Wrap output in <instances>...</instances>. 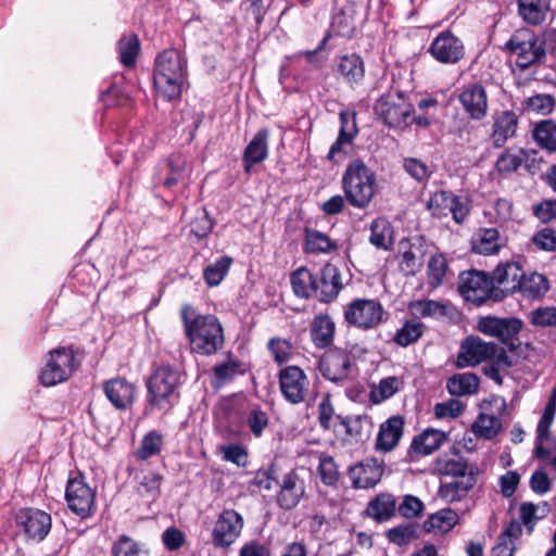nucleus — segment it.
Masks as SVG:
<instances>
[{
    "instance_id": "nucleus-60",
    "label": "nucleus",
    "mask_w": 556,
    "mask_h": 556,
    "mask_svg": "<svg viewBox=\"0 0 556 556\" xmlns=\"http://www.w3.org/2000/svg\"><path fill=\"white\" fill-rule=\"evenodd\" d=\"M403 167L405 172L418 182H427L432 174L429 166L415 157L404 160Z\"/></svg>"
},
{
    "instance_id": "nucleus-2",
    "label": "nucleus",
    "mask_w": 556,
    "mask_h": 556,
    "mask_svg": "<svg viewBox=\"0 0 556 556\" xmlns=\"http://www.w3.org/2000/svg\"><path fill=\"white\" fill-rule=\"evenodd\" d=\"M187 79V61L176 49L161 52L154 63L153 80L156 92L166 101L180 98Z\"/></svg>"
},
{
    "instance_id": "nucleus-41",
    "label": "nucleus",
    "mask_w": 556,
    "mask_h": 556,
    "mask_svg": "<svg viewBox=\"0 0 556 556\" xmlns=\"http://www.w3.org/2000/svg\"><path fill=\"white\" fill-rule=\"evenodd\" d=\"M316 274H312L306 267H301L291 275L292 289L299 298L316 295Z\"/></svg>"
},
{
    "instance_id": "nucleus-42",
    "label": "nucleus",
    "mask_w": 556,
    "mask_h": 556,
    "mask_svg": "<svg viewBox=\"0 0 556 556\" xmlns=\"http://www.w3.org/2000/svg\"><path fill=\"white\" fill-rule=\"evenodd\" d=\"M304 232V250L306 253H331L338 249L337 242L321 231L306 227Z\"/></svg>"
},
{
    "instance_id": "nucleus-16",
    "label": "nucleus",
    "mask_w": 556,
    "mask_h": 556,
    "mask_svg": "<svg viewBox=\"0 0 556 556\" xmlns=\"http://www.w3.org/2000/svg\"><path fill=\"white\" fill-rule=\"evenodd\" d=\"M351 355L342 349H330L319 361V370L324 378L332 382H341L349 378Z\"/></svg>"
},
{
    "instance_id": "nucleus-1",
    "label": "nucleus",
    "mask_w": 556,
    "mask_h": 556,
    "mask_svg": "<svg viewBox=\"0 0 556 556\" xmlns=\"http://www.w3.org/2000/svg\"><path fill=\"white\" fill-rule=\"evenodd\" d=\"M180 316L185 334L193 353L215 354L224 344L223 327L216 316L197 314L190 305H182Z\"/></svg>"
},
{
    "instance_id": "nucleus-9",
    "label": "nucleus",
    "mask_w": 556,
    "mask_h": 556,
    "mask_svg": "<svg viewBox=\"0 0 556 556\" xmlns=\"http://www.w3.org/2000/svg\"><path fill=\"white\" fill-rule=\"evenodd\" d=\"M383 316L381 303L368 299H356L344 311L346 323L364 330L379 326L383 321Z\"/></svg>"
},
{
    "instance_id": "nucleus-13",
    "label": "nucleus",
    "mask_w": 556,
    "mask_h": 556,
    "mask_svg": "<svg viewBox=\"0 0 556 556\" xmlns=\"http://www.w3.org/2000/svg\"><path fill=\"white\" fill-rule=\"evenodd\" d=\"M309 381L305 372L298 366H287L279 372V387L283 397L291 404L305 401Z\"/></svg>"
},
{
    "instance_id": "nucleus-62",
    "label": "nucleus",
    "mask_w": 556,
    "mask_h": 556,
    "mask_svg": "<svg viewBox=\"0 0 556 556\" xmlns=\"http://www.w3.org/2000/svg\"><path fill=\"white\" fill-rule=\"evenodd\" d=\"M399 514L407 519L419 516L424 509V503L414 495H405L397 506Z\"/></svg>"
},
{
    "instance_id": "nucleus-31",
    "label": "nucleus",
    "mask_w": 556,
    "mask_h": 556,
    "mask_svg": "<svg viewBox=\"0 0 556 556\" xmlns=\"http://www.w3.org/2000/svg\"><path fill=\"white\" fill-rule=\"evenodd\" d=\"M551 11V0H517L519 17L528 25L543 24Z\"/></svg>"
},
{
    "instance_id": "nucleus-6",
    "label": "nucleus",
    "mask_w": 556,
    "mask_h": 556,
    "mask_svg": "<svg viewBox=\"0 0 556 556\" xmlns=\"http://www.w3.org/2000/svg\"><path fill=\"white\" fill-rule=\"evenodd\" d=\"M375 113L389 128H404L409 125L414 105L402 91L387 92L375 103Z\"/></svg>"
},
{
    "instance_id": "nucleus-48",
    "label": "nucleus",
    "mask_w": 556,
    "mask_h": 556,
    "mask_svg": "<svg viewBox=\"0 0 556 556\" xmlns=\"http://www.w3.org/2000/svg\"><path fill=\"white\" fill-rule=\"evenodd\" d=\"M386 536L390 543L406 546L419 538L418 526L414 522L402 523L389 529Z\"/></svg>"
},
{
    "instance_id": "nucleus-34",
    "label": "nucleus",
    "mask_w": 556,
    "mask_h": 556,
    "mask_svg": "<svg viewBox=\"0 0 556 556\" xmlns=\"http://www.w3.org/2000/svg\"><path fill=\"white\" fill-rule=\"evenodd\" d=\"M479 377L473 372L455 374L447 379L446 389L453 396H466L477 393Z\"/></svg>"
},
{
    "instance_id": "nucleus-11",
    "label": "nucleus",
    "mask_w": 556,
    "mask_h": 556,
    "mask_svg": "<svg viewBox=\"0 0 556 556\" xmlns=\"http://www.w3.org/2000/svg\"><path fill=\"white\" fill-rule=\"evenodd\" d=\"M521 328L522 321L516 317L500 318L485 316L478 321V330L480 332L497 338L513 351L516 349L515 341Z\"/></svg>"
},
{
    "instance_id": "nucleus-28",
    "label": "nucleus",
    "mask_w": 556,
    "mask_h": 556,
    "mask_svg": "<svg viewBox=\"0 0 556 556\" xmlns=\"http://www.w3.org/2000/svg\"><path fill=\"white\" fill-rule=\"evenodd\" d=\"M445 440L446 433L444 431L428 428L413 439L408 450V455L410 457L414 455H430L439 450Z\"/></svg>"
},
{
    "instance_id": "nucleus-17",
    "label": "nucleus",
    "mask_w": 556,
    "mask_h": 556,
    "mask_svg": "<svg viewBox=\"0 0 556 556\" xmlns=\"http://www.w3.org/2000/svg\"><path fill=\"white\" fill-rule=\"evenodd\" d=\"M65 498L68 508L79 517L86 518L91 514L94 492L81 478L68 480Z\"/></svg>"
},
{
    "instance_id": "nucleus-23",
    "label": "nucleus",
    "mask_w": 556,
    "mask_h": 556,
    "mask_svg": "<svg viewBox=\"0 0 556 556\" xmlns=\"http://www.w3.org/2000/svg\"><path fill=\"white\" fill-rule=\"evenodd\" d=\"M339 117L341 123L339 136L330 147L327 155V159L331 162H336L337 156L340 154L343 156L348 155L349 148L352 146V142L358 132L354 113L342 111L339 114Z\"/></svg>"
},
{
    "instance_id": "nucleus-52",
    "label": "nucleus",
    "mask_w": 556,
    "mask_h": 556,
    "mask_svg": "<svg viewBox=\"0 0 556 556\" xmlns=\"http://www.w3.org/2000/svg\"><path fill=\"white\" fill-rule=\"evenodd\" d=\"M424 265V252L420 247H409L402 253L400 269L405 276H415Z\"/></svg>"
},
{
    "instance_id": "nucleus-61",
    "label": "nucleus",
    "mask_w": 556,
    "mask_h": 556,
    "mask_svg": "<svg viewBox=\"0 0 556 556\" xmlns=\"http://www.w3.org/2000/svg\"><path fill=\"white\" fill-rule=\"evenodd\" d=\"M318 473L320 480L326 485H333L337 483L339 473L337 465L332 457L321 456L318 465Z\"/></svg>"
},
{
    "instance_id": "nucleus-56",
    "label": "nucleus",
    "mask_w": 556,
    "mask_h": 556,
    "mask_svg": "<svg viewBox=\"0 0 556 556\" xmlns=\"http://www.w3.org/2000/svg\"><path fill=\"white\" fill-rule=\"evenodd\" d=\"M424 324L416 320L406 321L401 329L396 331L394 341L401 346H407L416 342L424 332Z\"/></svg>"
},
{
    "instance_id": "nucleus-19",
    "label": "nucleus",
    "mask_w": 556,
    "mask_h": 556,
    "mask_svg": "<svg viewBox=\"0 0 556 556\" xmlns=\"http://www.w3.org/2000/svg\"><path fill=\"white\" fill-rule=\"evenodd\" d=\"M16 522L29 539L38 542L48 535L52 525L49 514L33 508L20 510L16 516Z\"/></svg>"
},
{
    "instance_id": "nucleus-8",
    "label": "nucleus",
    "mask_w": 556,
    "mask_h": 556,
    "mask_svg": "<svg viewBox=\"0 0 556 556\" xmlns=\"http://www.w3.org/2000/svg\"><path fill=\"white\" fill-rule=\"evenodd\" d=\"M74 352L71 348L61 346L50 351L39 374V381L45 387H53L66 381L76 370Z\"/></svg>"
},
{
    "instance_id": "nucleus-55",
    "label": "nucleus",
    "mask_w": 556,
    "mask_h": 556,
    "mask_svg": "<svg viewBox=\"0 0 556 556\" xmlns=\"http://www.w3.org/2000/svg\"><path fill=\"white\" fill-rule=\"evenodd\" d=\"M401 387V381L395 376H390L380 380L378 387L371 390L370 400L378 404L393 396Z\"/></svg>"
},
{
    "instance_id": "nucleus-43",
    "label": "nucleus",
    "mask_w": 556,
    "mask_h": 556,
    "mask_svg": "<svg viewBox=\"0 0 556 556\" xmlns=\"http://www.w3.org/2000/svg\"><path fill=\"white\" fill-rule=\"evenodd\" d=\"M338 71L348 84H358L365 74L364 62L357 54L343 55L338 64Z\"/></svg>"
},
{
    "instance_id": "nucleus-15",
    "label": "nucleus",
    "mask_w": 556,
    "mask_h": 556,
    "mask_svg": "<svg viewBox=\"0 0 556 556\" xmlns=\"http://www.w3.org/2000/svg\"><path fill=\"white\" fill-rule=\"evenodd\" d=\"M428 52L442 64H456L464 58L465 47L452 31L444 30L433 39Z\"/></svg>"
},
{
    "instance_id": "nucleus-22",
    "label": "nucleus",
    "mask_w": 556,
    "mask_h": 556,
    "mask_svg": "<svg viewBox=\"0 0 556 556\" xmlns=\"http://www.w3.org/2000/svg\"><path fill=\"white\" fill-rule=\"evenodd\" d=\"M383 473V462L377 458H366L351 467L349 477L353 485L358 489L375 486Z\"/></svg>"
},
{
    "instance_id": "nucleus-5",
    "label": "nucleus",
    "mask_w": 556,
    "mask_h": 556,
    "mask_svg": "<svg viewBox=\"0 0 556 556\" xmlns=\"http://www.w3.org/2000/svg\"><path fill=\"white\" fill-rule=\"evenodd\" d=\"M505 49L516 55V63L522 70L545 58V41L528 28L517 29L506 41Z\"/></svg>"
},
{
    "instance_id": "nucleus-24",
    "label": "nucleus",
    "mask_w": 556,
    "mask_h": 556,
    "mask_svg": "<svg viewBox=\"0 0 556 556\" xmlns=\"http://www.w3.org/2000/svg\"><path fill=\"white\" fill-rule=\"evenodd\" d=\"M523 275L525 270L518 262H506L497 265L491 278L493 285L498 286L500 294H504L505 298L517 291Z\"/></svg>"
},
{
    "instance_id": "nucleus-27",
    "label": "nucleus",
    "mask_w": 556,
    "mask_h": 556,
    "mask_svg": "<svg viewBox=\"0 0 556 556\" xmlns=\"http://www.w3.org/2000/svg\"><path fill=\"white\" fill-rule=\"evenodd\" d=\"M268 138L269 130L267 128L260 129L243 152V167L247 173L258 163L265 161L268 156Z\"/></svg>"
},
{
    "instance_id": "nucleus-57",
    "label": "nucleus",
    "mask_w": 556,
    "mask_h": 556,
    "mask_svg": "<svg viewBox=\"0 0 556 556\" xmlns=\"http://www.w3.org/2000/svg\"><path fill=\"white\" fill-rule=\"evenodd\" d=\"M113 556H149L148 551L141 547L128 535H121L112 546Z\"/></svg>"
},
{
    "instance_id": "nucleus-25",
    "label": "nucleus",
    "mask_w": 556,
    "mask_h": 556,
    "mask_svg": "<svg viewBox=\"0 0 556 556\" xmlns=\"http://www.w3.org/2000/svg\"><path fill=\"white\" fill-rule=\"evenodd\" d=\"M435 470L442 476L465 477L470 469H478L476 465H469L460 452L453 447L439 456L434 462Z\"/></svg>"
},
{
    "instance_id": "nucleus-54",
    "label": "nucleus",
    "mask_w": 556,
    "mask_h": 556,
    "mask_svg": "<svg viewBox=\"0 0 556 556\" xmlns=\"http://www.w3.org/2000/svg\"><path fill=\"white\" fill-rule=\"evenodd\" d=\"M428 282L431 287L437 288L444 281L447 261L442 253L433 254L428 262Z\"/></svg>"
},
{
    "instance_id": "nucleus-53",
    "label": "nucleus",
    "mask_w": 556,
    "mask_h": 556,
    "mask_svg": "<svg viewBox=\"0 0 556 556\" xmlns=\"http://www.w3.org/2000/svg\"><path fill=\"white\" fill-rule=\"evenodd\" d=\"M118 51L121 62L125 66H134L140 51V43L137 35L122 37L118 41Z\"/></svg>"
},
{
    "instance_id": "nucleus-45",
    "label": "nucleus",
    "mask_w": 556,
    "mask_h": 556,
    "mask_svg": "<svg viewBox=\"0 0 556 556\" xmlns=\"http://www.w3.org/2000/svg\"><path fill=\"white\" fill-rule=\"evenodd\" d=\"M548 289L547 278L541 274L532 273L529 276L523 275L517 291L521 292L525 298L540 299L546 294Z\"/></svg>"
},
{
    "instance_id": "nucleus-10",
    "label": "nucleus",
    "mask_w": 556,
    "mask_h": 556,
    "mask_svg": "<svg viewBox=\"0 0 556 556\" xmlns=\"http://www.w3.org/2000/svg\"><path fill=\"white\" fill-rule=\"evenodd\" d=\"M427 208L437 218L446 217L451 214L456 224H462L469 214L467 199L448 190L434 192L427 202Z\"/></svg>"
},
{
    "instance_id": "nucleus-63",
    "label": "nucleus",
    "mask_w": 556,
    "mask_h": 556,
    "mask_svg": "<svg viewBox=\"0 0 556 556\" xmlns=\"http://www.w3.org/2000/svg\"><path fill=\"white\" fill-rule=\"evenodd\" d=\"M213 229V222L207 215L206 211H201L198 215L190 222V233L194 235L197 238L206 237Z\"/></svg>"
},
{
    "instance_id": "nucleus-39",
    "label": "nucleus",
    "mask_w": 556,
    "mask_h": 556,
    "mask_svg": "<svg viewBox=\"0 0 556 556\" xmlns=\"http://www.w3.org/2000/svg\"><path fill=\"white\" fill-rule=\"evenodd\" d=\"M394 230L386 218H377L370 225L369 242L377 249L388 251L393 245Z\"/></svg>"
},
{
    "instance_id": "nucleus-7",
    "label": "nucleus",
    "mask_w": 556,
    "mask_h": 556,
    "mask_svg": "<svg viewBox=\"0 0 556 556\" xmlns=\"http://www.w3.org/2000/svg\"><path fill=\"white\" fill-rule=\"evenodd\" d=\"M458 291L466 301L477 305H482L488 300L497 302L504 299V294H500L498 288L493 285L492 278L479 270L462 273Z\"/></svg>"
},
{
    "instance_id": "nucleus-33",
    "label": "nucleus",
    "mask_w": 556,
    "mask_h": 556,
    "mask_svg": "<svg viewBox=\"0 0 556 556\" xmlns=\"http://www.w3.org/2000/svg\"><path fill=\"white\" fill-rule=\"evenodd\" d=\"M518 127V116L513 111H503L495 117L491 139L496 148L515 137Z\"/></svg>"
},
{
    "instance_id": "nucleus-35",
    "label": "nucleus",
    "mask_w": 556,
    "mask_h": 556,
    "mask_svg": "<svg viewBox=\"0 0 556 556\" xmlns=\"http://www.w3.org/2000/svg\"><path fill=\"white\" fill-rule=\"evenodd\" d=\"M396 510V502L391 494H379L372 498L366 508L368 517L378 522H383L392 518Z\"/></svg>"
},
{
    "instance_id": "nucleus-3",
    "label": "nucleus",
    "mask_w": 556,
    "mask_h": 556,
    "mask_svg": "<svg viewBox=\"0 0 556 556\" xmlns=\"http://www.w3.org/2000/svg\"><path fill=\"white\" fill-rule=\"evenodd\" d=\"M147 403L152 409L169 412L179 401L182 384L181 372L170 366L156 367L147 380Z\"/></svg>"
},
{
    "instance_id": "nucleus-21",
    "label": "nucleus",
    "mask_w": 556,
    "mask_h": 556,
    "mask_svg": "<svg viewBox=\"0 0 556 556\" xmlns=\"http://www.w3.org/2000/svg\"><path fill=\"white\" fill-rule=\"evenodd\" d=\"M316 296L320 302L329 303L337 299L343 288L339 268L327 263L316 274Z\"/></svg>"
},
{
    "instance_id": "nucleus-59",
    "label": "nucleus",
    "mask_w": 556,
    "mask_h": 556,
    "mask_svg": "<svg viewBox=\"0 0 556 556\" xmlns=\"http://www.w3.org/2000/svg\"><path fill=\"white\" fill-rule=\"evenodd\" d=\"M526 152L520 150L518 153H513L509 150L501 154L496 161V169L501 174H509L516 172L525 160Z\"/></svg>"
},
{
    "instance_id": "nucleus-4",
    "label": "nucleus",
    "mask_w": 556,
    "mask_h": 556,
    "mask_svg": "<svg viewBox=\"0 0 556 556\" xmlns=\"http://www.w3.org/2000/svg\"><path fill=\"white\" fill-rule=\"evenodd\" d=\"M375 173L361 160L346 167L342 185L348 202L356 208H366L375 195Z\"/></svg>"
},
{
    "instance_id": "nucleus-50",
    "label": "nucleus",
    "mask_w": 556,
    "mask_h": 556,
    "mask_svg": "<svg viewBox=\"0 0 556 556\" xmlns=\"http://www.w3.org/2000/svg\"><path fill=\"white\" fill-rule=\"evenodd\" d=\"M162 446V434L156 431H150L142 438L139 448L135 452V456L139 460H147L159 455Z\"/></svg>"
},
{
    "instance_id": "nucleus-46",
    "label": "nucleus",
    "mask_w": 556,
    "mask_h": 556,
    "mask_svg": "<svg viewBox=\"0 0 556 556\" xmlns=\"http://www.w3.org/2000/svg\"><path fill=\"white\" fill-rule=\"evenodd\" d=\"M502 424L494 414L480 413L477 420L472 424V432L482 439L491 440L501 431Z\"/></svg>"
},
{
    "instance_id": "nucleus-12",
    "label": "nucleus",
    "mask_w": 556,
    "mask_h": 556,
    "mask_svg": "<svg viewBox=\"0 0 556 556\" xmlns=\"http://www.w3.org/2000/svg\"><path fill=\"white\" fill-rule=\"evenodd\" d=\"M276 483L278 485L276 504L286 511L294 509L305 496V481L295 470L283 473Z\"/></svg>"
},
{
    "instance_id": "nucleus-29",
    "label": "nucleus",
    "mask_w": 556,
    "mask_h": 556,
    "mask_svg": "<svg viewBox=\"0 0 556 556\" xmlns=\"http://www.w3.org/2000/svg\"><path fill=\"white\" fill-rule=\"evenodd\" d=\"M404 419L392 416L380 425L376 440V448L381 452H391L403 435Z\"/></svg>"
},
{
    "instance_id": "nucleus-40",
    "label": "nucleus",
    "mask_w": 556,
    "mask_h": 556,
    "mask_svg": "<svg viewBox=\"0 0 556 556\" xmlns=\"http://www.w3.org/2000/svg\"><path fill=\"white\" fill-rule=\"evenodd\" d=\"M532 138L536 144L548 152L556 151V122L544 119L534 124Z\"/></svg>"
},
{
    "instance_id": "nucleus-14",
    "label": "nucleus",
    "mask_w": 556,
    "mask_h": 556,
    "mask_svg": "<svg viewBox=\"0 0 556 556\" xmlns=\"http://www.w3.org/2000/svg\"><path fill=\"white\" fill-rule=\"evenodd\" d=\"M243 518L235 509H225L218 516L212 532V542L216 547L230 546L241 534Z\"/></svg>"
},
{
    "instance_id": "nucleus-47",
    "label": "nucleus",
    "mask_w": 556,
    "mask_h": 556,
    "mask_svg": "<svg viewBox=\"0 0 556 556\" xmlns=\"http://www.w3.org/2000/svg\"><path fill=\"white\" fill-rule=\"evenodd\" d=\"M162 482L163 476L161 473L150 471L139 479L136 492L140 497L153 502L161 495Z\"/></svg>"
},
{
    "instance_id": "nucleus-36",
    "label": "nucleus",
    "mask_w": 556,
    "mask_h": 556,
    "mask_svg": "<svg viewBox=\"0 0 556 556\" xmlns=\"http://www.w3.org/2000/svg\"><path fill=\"white\" fill-rule=\"evenodd\" d=\"M334 329V323L329 316L315 317L311 325V337L314 344L319 349L329 346L333 341Z\"/></svg>"
},
{
    "instance_id": "nucleus-64",
    "label": "nucleus",
    "mask_w": 556,
    "mask_h": 556,
    "mask_svg": "<svg viewBox=\"0 0 556 556\" xmlns=\"http://www.w3.org/2000/svg\"><path fill=\"white\" fill-rule=\"evenodd\" d=\"M531 323L539 327L556 326V307H539L534 309Z\"/></svg>"
},
{
    "instance_id": "nucleus-32",
    "label": "nucleus",
    "mask_w": 556,
    "mask_h": 556,
    "mask_svg": "<svg viewBox=\"0 0 556 556\" xmlns=\"http://www.w3.org/2000/svg\"><path fill=\"white\" fill-rule=\"evenodd\" d=\"M478 469H470L469 475L460 479L442 483L439 488L441 498L453 503L464 498L477 482Z\"/></svg>"
},
{
    "instance_id": "nucleus-26",
    "label": "nucleus",
    "mask_w": 556,
    "mask_h": 556,
    "mask_svg": "<svg viewBox=\"0 0 556 556\" xmlns=\"http://www.w3.org/2000/svg\"><path fill=\"white\" fill-rule=\"evenodd\" d=\"M105 396L117 409H126L135 399V384L124 378H114L104 383Z\"/></svg>"
},
{
    "instance_id": "nucleus-49",
    "label": "nucleus",
    "mask_w": 556,
    "mask_h": 556,
    "mask_svg": "<svg viewBox=\"0 0 556 556\" xmlns=\"http://www.w3.org/2000/svg\"><path fill=\"white\" fill-rule=\"evenodd\" d=\"M232 258L230 256H222L214 263L207 265L203 271V278L208 287L218 286L226 277Z\"/></svg>"
},
{
    "instance_id": "nucleus-30",
    "label": "nucleus",
    "mask_w": 556,
    "mask_h": 556,
    "mask_svg": "<svg viewBox=\"0 0 556 556\" xmlns=\"http://www.w3.org/2000/svg\"><path fill=\"white\" fill-rule=\"evenodd\" d=\"M187 177V159L181 154L170 155L163 168H161L157 180L166 188H172L185 181Z\"/></svg>"
},
{
    "instance_id": "nucleus-38",
    "label": "nucleus",
    "mask_w": 556,
    "mask_h": 556,
    "mask_svg": "<svg viewBox=\"0 0 556 556\" xmlns=\"http://www.w3.org/2000/svg\"><path fill=\"white\" fill-rule=\"evenodd\" d=\"M458 522V515L450 508L441 509L432 514L424 522V530L428 533L440 532L446 533L451 531Z\"/></svg>"
},
{
    "instance_id": "nucleus-18",
    "label": "nucleus",
    "mask_w": 556,
    "mask_h": 556,
    "mask_svg": "<svg viewBox=\"0 0 556 556\" xmlns=\"http://www.w3.org/2000/svg\"><path fill=\"white\" fill-rule=\"evenodd\" d=\"M495 350V343L484 342L478 337H468L460 344L455 365L457 368L473 367L488 361Z\"/></svg>"
},
{
    "instance_id": "nucleus-20",
    "label": "nucleus",
    "mask_w": 556,
    "mask_h": 556,
    "mask_svg": "<svg viewBox=\"0 0 556 556\" xmlns=\"http://www.w3.org/2000/svg\"><path fill=\"white\" fill-rule=\"evenodd\" d=\"M458 100L472 119L480 121L486 116L488 97L485 88L481 84L470 83L464 86Z\"/></svg>"
},
{
    "instance_id": "nucleus-51",
    "label": "nucleus",
    "mask_w": 556,
    "mask_h": 556,
    "mask_svg": "<svg viewBox=\"0 0 556 556\" xmlns=\"http://www.w3.org/2000/svg\"><path fill=\"white\" fill-rule=\"evenodd\" d=\"M409 308L417 317L440 318L447 314V306L433 300H418L410 303Z\"/></svg>"
},
{
    "instance_id": "nucleus-58",
    "label": "nucleus",
    "mask_w": 556,
    "mask_h": 556,
    "mask_svg": "<svg viewBox=\"0 0 556 556\" xmlns=\"http://www.w3.org/2000/svg\"><path fill=\"white\" fill-rule=\"evenodd\" d=\"M526 109L538 114L548 115L554 111L555 99L547 93H539L525 100Z\"/></svg>"
},
{
    "instance_id": "nucleus-37",
    "label": "nucleus",
    "mask_w": 556,
    "mask_h": 556,
    "mask_svg": "<svg viewBox=\"0 0 556 556\" xmlns=\"http://www.w3.org/2000/svg\"><path fill=\"white\" fill-rule=\"evenodd\" d=\"M521 525L517 520H511L497 538L496 545L492 548V556H513L515 543L521 535Z\"/></svg>"
},
{
    "instance_id": "nucleus-44",
    "label": "nucleus",
    "mask_w": 556,
    "mask_h": 556,
    "mask_svg": "<svg viewBox=\"0 0 556 556\" xmlns=\"http://www.w3.org/2000/svg\"><path fill=\"white\" fill-rule=\"evenodd\" d=\"M500 233L495 228L481 229L472 241V251L478 254L492 255L500 251Z\"/></svg>"
}]
</instances>
